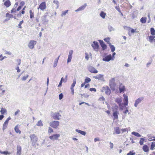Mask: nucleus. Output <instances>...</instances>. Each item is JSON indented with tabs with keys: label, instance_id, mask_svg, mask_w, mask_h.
Instances as JSON below:
<instances>
[{
	"label": "nucleus",
	"instance_id": "obj_1",
	"mask_svg": "<svg viewBox=\"0 0 155 155\" xmlns=\"http://www.w3.org/2000/svg\"><path fill=\"white\" fill-rule=\"evenodd\" d=\"M30 138H31V141L32 142V145L35 147L37 144V141L38 138L37 136L35 134H32L30 135Z\"/></svg>",
	"mask_w": 155,
	"mask_h": 155
},
{
	"label": "nucleus",
	"instance_id": "obj_2",
	"mask_svg": "<svg viewBox=\"0 0 155 155\" xmlns=\"http://www.w3.org/2000/svg\"><path fill=\"white\" fill-rule=\"evenodd\" d=\"M109 85L110 88L113 91L115 90L116 84L115 83V80L114 78L111 79L109 81Z\"/></svg>",
	"mask_w": 155,
	"mask_h": 155
},
{
	"label": "nucleus",
	"instance_id": "obj_3",
	"mask_svg": "<svg viewBox=\"0 0 155 155\" xmlns=\"http://www.w3.org/2000/svg\"><path fill=\"white\" fill-rule=\"evenodd\" d=\"M114 58H113L111 54L106 55H104L102 60L104 61L108 62L110 60H113Z\"/></svg>",
	"mask_w": 155,
	"mask_h": 155
},
{
	"label": "nucleus",
	"instance_id": "obj_4",
	"mask_svg": "<svg viewBox=\"0 0 155 155\" xmlns=\"http://www.w3.org/2000/svg\"><path fill=\"white\" fill-rule=\"evenodd\" d=\"M91 46L92 47L94 51H98L99 45L98 43L96 41H94L93 42V44L91 45Z\"/></svg>",
	"mask_w": 155,
	"mask_h": 155
},
{
	"label": "nucleus",
	"instance_id": "obj_5",
	"mask_svg": "<svg viewBox=\"0 0 155 155\" xmlns=\"http://www.w3.org/2000/svg\"><path fill=\"white\" fill-rule=\"evenodd\" d=\"M58 121H54L50 124V126L54 128H57L59 125Z\"/></svg>",
	"mask_w": 155,
	"mask_h": 155
},
{
	"label": "nucleus",
	"instance_id": "obj_6",
	"mask_svg": "<svg viewBox=\"0 0 155 155\" xmlns=\"http://www.w3.org/2000/svg\"><path fill=\"white\" fill-rule=\"evenodd\" d=\"M93 78L100 80L102 81H105L104 75L102 74H98L96 76H93Z\"/></svg>",
	"mask_w": 155,
	"mask_h": 155
},
{
	"label": "nucleus",
	"instance_id": "obj_7",
	"mask_svg": "<svg viewBox=\"0 0 155 155\" xmlns=\"http://www.w3.org/2000/svg\"><path fill=\"white\" fill-rule=\"evenodd\" d=\"M103 89L104 90L105 94L108 95H110L111 93V91L108 86H106L103 87Z\"/></svg>",
	"mask_w": 155,
	"mask_h": 155
},
{
	"label": "nucleus",
	"instance_id": "obj_8",
	"mask_svg": "<svg viewBox=\"0 0 155 155\" xmlns=\"http://www.w3.org/2000/svg\"><path fill=\"white\" fill-rule=\"evenodd\" d=\"M52 117L54 119L59 120L60 119V118L59 117H61V115L58 112H55L51 114Z\"/></svg>",
	"mask_w": 155,
	"mask_h": 155
},
{
	"label": "nucleus",
	"instance_id": "obj_9",
	"mask_svg": "<svg viewBox=\"0 0 155 155\" xmlns=\"http://www.w3.org/2000/svg\"><path fill=\"white\" fill-rule=\"evenodd\" d=\"M36 44V41L34 40H31L28 44V47L30 49H32L34 48V45Z\"/></svg>",
	"mask_w": 155,
	"mask_h": 155
},
{
	"label": "nucleus",
	"instance_id": "obj_10",
	"mask_svg": "<svg viewBox=\"0 0 155 155\" xmlns=\"http://www.w3.org/2000/svg\"><path fill=\"white\" fill-rule=\"evenodd\" d=\"M103 50H104L107 48V45H106L103 40H98Z\"/></svg>",
	"mask_w": 155,
	"mask_h": 155
},
{
	"label": "nucleus",
	"instance_id": "obj_11",
	"mask_svg": "<svg viewBox=\"0 0 155 155\" xmlns=\"http://www.w3.org/2000/svg\"><path fill=\"white\" fill-rule=\"evenodd\" d=\"M144 98L143 97H139L135 100L134 106L135 107L137 106L138 104L140 103L143 100Z\"/></svg>",
	"mask_w": 155,
	"mask_h": 155
},
{
	"label": "nucleus",
	"instance_id": "obj_12",
	"mask_svg": "<svg viewBox=\"0 0 155 155\" xmlns=\"http://www.w3.org/2000/svg\"><path fill=\"white\" fill-rule=\"evenodd\" d=\"M89 71L92 73H98V71L96 70L94 67L91 66H89L88 68Z\"/></svg>",
	"mask_w": 155,
	"mask_h": 155
},
{
	"label": "nucleus",
	"instance_id": "obj_13",
	"mask_svg": "<svg viewBox=\"0 0 155 155\" xmlns=\"http://www.w3.org/2000/svg\"><path fill=\"white\" fill-rule=\"evenodd\" d=\"M119 89L120 93H124L125 90L124 85H123L122 83H120Z\"/></svg>",
	"mask_w": 155,
	"mask_h": 155
},
{
	"label": "nucleus",
	"instance_id": "obj_14",
	"mask_svg": "<svg viewBox=\"0 0 155 155\" xmlns=\"http://www.w3.org/2000/svg\"><path fill=\"white\" fill-rule=\"evenodd\" d=\"M73 50H71L69 52L68 57L67 60V62L68 63L71 61L72 58Z\"/></svg>",
	"mask_w": 155,
	"mask_h": 155
},
{
	"label": "nucleus",
	"instance_id": "obj_15",
	"mask_svg": "<svg viewBox=\"0 0 155 155\" xmlns=\"http://www.w3.org/2000/svg\"><path fill=\"white\" fill-rule=\"evenodd\" d=\"M46 8V3L45 2H43L41 3L39 5V8H38V9L39 8L41 10H43L45 9Z\"/></svg>",
	"mask_w": 155,
	"mask_h": 155
},
{
	"label": "nucleus",
	"instance_id": "obj_16",
	"mask_svg": "<svg viewBox=\"0 0 155 155\" xmlns=\"http://www.w3.org/2000/svg\"><path fill=\"white\" fill-rule=\"evenodd\" d=\"M113 116L114 117V120L117 119L118 118V115L119 114L118 111L114 110H113Z\"/></svg>",
	"mask_w": 155,
	"mask_h": 155
},
{
	"label": "nucleus",
	"instance_id": "obj_17",
	"mask_svg": "<svg viewBox=\"0 0 155 155\" xmlns=\"http://www.w3.org/2000/svg\"><path fill=\"white\" fill-rule=\"evenodd\" d=\"M60 135L59 134H53L49 137V138L52 140H57L58 137H60Z\"/></svg>",
	"mask_w": 155,
	"mask_h": 155
},
{
	"label": "nucleus",
	"instance_id": "obj_18",
	"mask_svg": "<svg viewBox=\"0 0 155 155\" xmlns=\"http://www.w3.org/2000/svg\"><path fill=\"white\" fill-rule=\"evenodd\" d=\"M87 5L86 3L84 4V5L81 6L79 7L78 9L76 10L75 11L76 12L81 11L84 10L86 8Z\"/></svg>",
	"mask_w": 155,
	"mask_h": 155
},
{
	"label": "nucleus",
	"instance_id": "obj_19",
	"mask_svg": "<svg viewBox=\"0 0 155 155\" xmlns=\"http://www.w3.org/2000/svg\"><path fill=\"white\" fill-rule=\"evenodd\" d=\"M17 155H21V147L19 145L17 146Z\"/></svg>",
	"mask_w": 155,
	"mask_h": 155
},
{
	"label": "nucleus",
	"instance_id": "obj_20",
	"mask_svg": "<svg viewBox=\"0 0 155 155\" xmlns=\"http://www.w3.org/2000/svg\"><path fill=\"white\" fill-rule=\"evenodd\" d=\"M4 5L6 7H8L11 5V2L9 0H7L4 2Z\"/></svg>",
	"mask_w": 155,
	"mask_h": 155
},
{
	"label": "nucleus",
	"instance_id": "obj_21",
	"mask_svg": "<svg viewBox=\"0 0 155 155\" xmlns=\"http://www.w3.org/2000/svg\"><path fill=\"white\" fill-rule=\"evenodd\" d=\"M75 131L77 132L79 134H81L82 135H83L84 136H85L86 134V133L85 131H82V130H78V129H76L75 130Z\"/></svg>",
	"mask_w": 155,
	"mask_h": 155
},
{
	"label": "nucleus",
	"instance_id": "obj_22",
	"mask_svg": "<svg viewBox=\"0 0 155 155\" xmlns=\"http://www.w3.org/2000/svg\"><path fill=\"white\" fill-rule=\"evenodd\" d=\"M47 15H45L41 17V20L44 23H47L48 22V20L46 19Z\"/></svg>",
	"mask_w": 155,
	"mask_h": 155
},
{
	"label": "nucleus",
	"instance_id": "obj_23",
	"mask_svg": "<svg viewBox=\"0 0 155 155\" xmlns=\"http://www.w3.org/2000/svg\"><path fill=\"white\" fill-rule=\"evenodd\" d=\"M142 149L145 152H148L149 149L148 146L147 145H144L143 146Z\"/></svg>",
	"mask_w": 155,
	"mask_h": 155
},
{
	"label": "nucleus",
	"instance_id": "obj_24",
	"mask_svg": "<svg viewBox=\"0 0 155 155\" xmlns=\"http://www.w3.org/2000/svg\"><path fill=\"white\" fill-rule=\"evenodd\" d=\"M115 101L119 105L121 104L122 99L121 98H117L115 99Z\"/></svg>",
	"mask_w": 155,
	"mask_h": 155
},
{
	"label": "nucleus",
	"instance_id": "obj_25",
	"mask_svg": "<svg viewBox=\"0 0 155 155\" xmlns=\"http://www.w3.org/2000/svg\"><path fill=\"white\" fill-rule=\"evenodd\" d=\"M59 57H60V56H59L58 57V58H56L55 59L54 61V65H53V67L54 68H55L57 66Z\"/></svg>",
	"mask_w": 155,
	"mask_h": 155
},
{
	"label": "nucleus",
	"instance_id": "obj_26",
	"mask_svg": "<svg viewBox=\"0 0 155 155\" xmlns=\"http://www.w3.org/2000/svg\"><path fill=\"white\" fill-rule=\"evenodd\" d=\"M106 15V13L102 11H101L100 14V16L103 19L105 18Z\"/></svg>",
	"mask_w": 155,
	"mask_h": 155
},
{
	"label": "nucleus",
	"instance_id": "obj_27",
	"mask_svg": "<svg viewBox=\"0 0 155 155\" xmlns=\"http://www.w3.org/2000/svg\"><path fill=\"white\" fill-rule=\"evenodd\" d=\"M109 45L111 49L112 52H113L115 50V48L114 45L111 44L110 43H109Z\"/></svg>",
	"mask_w": 155,
	"mask_h": 155
},
{
	"label": "nucleus",
	"instance_id": "obj_28",
	"mask_svg": "<svg viewBox=\"0 0 155 155\" xmlns=\"http://www.w3.org/2000/svg\"><path fill=\"white\" fill-rule=\"evenodd\" d=\"M146 17H142L140 19V21L142 23H145L146 22Z\"/></svg>",
	"mask_w": 155,
	"mask_h": 155
},
{
	"label": "nucleus",
	"instance_id": "obj_29",
	"mask_svg": "<svg viewBox=\"0 0 155 155\" xmlns=\"http://www.w3.org/2000/svg\"><path fill=\"white\" fill-rule=\"evenodd\" d=\"M14 130L16 133H19V134L21 133V131L19 130L18 125H16L15 127L14 128Z\"/></svg>",
	"mask_w": 155,
	"mask_h": 155
},
{
	"label": "nucleus",
	"instance_id": "obj_30",
	"mask_svg": "<svg viewBox=\"0 0 155 155\" xmlns=\"http://www.w3.org/2000/svg\"><path fill=\"white\" fill-rule=\"evenodd\" d=\"M150 34L153 35H155V30L154 28H150Z\"/></svg>",
	"mask_w": 155,
	"mask_h": 155
},
{
	"label": "nucleus",
	"instance_id": "obj_31",
	"mask_svg": "<svg viewBox=\"0 0 155 155\" xmlns=\"http://www.w3.org/2000/svg\"><path fill=\"white\" fill-rule=\"evenodd\" d=\"M132 134L135 136L136 137H141V135H140L139 133L137 132H132Z\"/></svg>",
	"mask_w": 155,
	"mask_h": 155
},
{
	"label": "nucleus",
	"instance_id": "obj_32",
	"mask_svg": "<svg viewBox=\"0 0 155 155\" xmlns=\"http://www.w3.org/2000/svg\"><path fill=\"white\" fill-rule=\"evenodd\" d=\"M30 16L31 18H32L34 17V12L31 10L29 11Z\"/></svg>",
	"mask_w": 155,
	"mask_h": 155
},
{
	"label": "nucleus",
	"instance_id": "obj_33",
	"mask_svg": "<svg viewBox=\"0 0 155 155\" xmlns=\"http://www.w3.org/2000/svg\"><path fill=\"white\" fill-rule=\"evenodd\" d=\"M124 97V102H128V99L127 96H126L125 94H123Z\"/></svg>",
	"mask_w": 155,
	"mask_h": 155
},
{
	"label": "nucleus",
	"instance_id": "obj_34",
	"mask_svg": "<svg viewBox=\"0 0 155 155\" xmlns=\"http://www.w3.org/2000/svg\"><path fill=\"white\" fill-rule=\"evenodd\" d=\"M108 28L110 32L115 30V29L111 25H109L108 27Z\"/></svg>",
	"mask_w": 155,
	"mask_h": 155
},
{
	"label": "nucleus",
	"instance_id": "obj_35",
	"mask_svg": "<svg viewBox=\"0 0 155 155\" xmlns=\"http://www.w3.org/2000/svg\"><path fill=\"white\" fill-rule=\"evenodd\" d=\"M145 140V139L144 138H141L140 139L139 143L140 145H142L143 144V142Z\"/></svg>",
	"mask_w": 155,
	"mask_h": 155
},
{
	"label": "nucleus",
	"instance_id": "obj_36",
	"mask_svg": "<svg viewBox=\"0 0 155 155\" xmlns=\"http://www.w3.org/2000/svg\"><path fill=\"white\" fill-rule=\"evenodd\" d=\"M114 130L116 134H119L120 133V129L119 127L115 128Z\"/></svg>",
	"mask_w": 155,
	"mask_h": 155
},
{
	"label": "nucleus",
	"instance_id": "obj_37",
	"mask_svg": "<svg viewBox=\"0 0 155 155\" xmlns=\"http://www.w3.org/2000/svg\"><path fill=\"white\" fill-rule=\"evenodd\" d=\"M91 81V79L88 77H86L85 79L84 80V82L85 83H87L89 82H90Z\"/></svg>",
	"mask_w": 155,
	"mask_h": 155
},
{
	"label": "nucleus",
	"instance_id": "obj_38",
	"mask_svg": "<svg viewBox=\"0 0 155 155\" xmlns=\"http://www.w3.org/2000/svg\"><path fill=\"white\" fill-rule=\"evenodd\" d=\"M76 82V79L74 78L73 79V82L71 85V88H74L75 86Z\"/></svg>",
	"mask_w": 155,
	"mask_h": 155
},
{
	"label": "nucleus",
	"instance_id": "obj_39",
	"mask_svg": "<svg viewBox=\"0 0 155 155\" xmlns=\"http://www.w3.org/2000/svg\"><path fill=\"white\" fill-rule=\"evenodd\" d=\"M155 147V142H152L151 146L150 149L151 150H153L154 149V147Z\"/></svg>",
	"mask_w": 155,
	"mask_h": 155
},
{
	"label": "nucleus",
	"instance_id": "obj_40",
	"mask_svg": "<svg viewBox=\"0 0 155 155\" xmlns=\"http://www.w3.org/2000/svg\"><path fill=\"white\" fill-rule=\"evenodd\" d=\"M36 125L37 126H43V124L42 123L41 120H40L38 121Z\"/></svg>",
	"mask_w": 155,
	"mask_h": 155
},
{
	"label": "nucleus",
	"instance_id": "obj_41",
	"mask_svg": "<svg viewBox=\"0 0 155 155\" xmlns=\"http://www.w3.org/2000/svg\"><path fill=\"white\" fill-rule=\"evenodd\" d=\"M6 111V109L5 108H2L0 112L3 115L4 114Z\"/></svg>",
	"mask_w": 155,
	"mask_h": 155
},
{
	"label": "nucleus",
	"instance_id": "obj_42",
	"mask_svg": "<svg viewBox=\"0 0 155 155\" xmlns=\"http://www.w3.org/2000/svg\"><path fill=\"white\" fill-rule=\"evenodd\" d=\"M119 106L120 110H123L124 109V107L125 108V107H126V106H125L123 104H120L119 105Z\"/></svg>",
	"mask_w": 155,
	"mask_h": 155
},
{
	"label": "nucleus",
	"instance_id": "obj_43",
	"mask_svg": "<svg viewBox=\"0 0 155 155\" xmlns=\"http://www.w3.org/2000/svg\"><path fill=\"white\" fill-rule=\"evenodd\" d=\"M6 17L9 18H14V16L10 14L9 13H7L6 14Z\"/></svg>",
	"mask_w": 155,
	"mask_h": 155
},
{
	"label": "nucleus",
	"instance_id": "obj_44",
	"mask_svg": "<svg viewBox=\"0 0 155 155\" xmlns=\"http://www.w3.org/2000/svg\"><path fill=\"white\" fill-rule=\"evenodd\" d=\"M154 39V37L153 36L150 35L149 37V40L151 43L152 42Z\"/></svg>",
	"mask_w": 155,
	"mask_h": 155
},
{
	"label": "nucleus",
	"instance_id": "obj_45",
	"mask_svg": "<svg viewBox=\"0 0 155 155\" xmlns=\"http://www.w3.org/2000/svg\"><path fill=\"white\" fill-rule=\"evenodd\" d=\"M68 10H66L65 11H63L62 12V14L61 15V16H63L64 15H65L68 13Z\"/></svg>",
	"mask_w": 155,
	"mask_h": 155
},
{
	"label": "nucleus",
	"instance_id": "obj_46",
	"mask_svg": "<svg viewBox=\"0 0 155 155\" xmlns=\"http://www.w3.org/2000/svg\"><path fill=\"white\" fill-rule=\"evenodd\" d=\"M8 124L4 123L3 126L2 130H4L7 127Z\"/></svg>",
	"mask_w": 155,
	"mask_h": 155
},
{
	"label": "nucleus",
	"instance_id": "obj_47",
	"mask_svg": "<svg viewBox=\"0 0 155 155\" xmlns=\"http://www.w3.org/2000/svg\"><path fill=\"white\" fill-rule=\"evenodd\" d=\"M110 38L109 37L107 38H105L104 39V40L108 44H109V43H110L109 42Z\"/></svg>",
	"mask_w": 155,
	"mask_h": 155
},
{
	"label": "nucleus",
	"instance_id": "obj_48",
	"mask_svg": "<svg viewBox=\"0 0 155 155\" xmlns=\"http://www.w3.org/2000/svg\"><path fill=\"white\" fill-rule=\"evenodd\" d=\"M0 153L2 154H4L5 155H6L7 154H9L8 152V151H2L1 150H0Z\"/></svg>",
	"mask_w": 155,
	"mask_h": 155
},
{
	"label": "nucleus",
	"instance_id": "obj_49",
	"mask_svg": "<svg viewBox=\"0 0 155 155\" xmlns=\"http://www.w3.org/2000/svg\"><path fill=\"white\" fill-rule=\"evenodd\" d=\"M118 107L117 105H115L114 107L113 108V110L114 111H117L118 109Z\"/></svg>",
	"mask_w": 155,
	"mask_h": 155
},
{
	"label": "nucleus",
	"instance_id": "obj_50",
	"mask_svg": "<svg viewBox=\"0 0 155 155\" xmlns=\"http://www.w3.org/2000/svg\"><path fill=\"white\" fill-rule=\"evenodd\" d=\"M53 3H55L57 5V8H58L59 7V2L58 1L54 0L53 1Z\"/></svg>",
	"mask_w": 155,
	"mask_h": 155
},
{
	"label": "nucleus",
	"instance_id": "obj_51",
	"mask_svg": "<svg viewBox=\"0 0 155 155\" xmlns=\"http://www.w3.org/2000/svg\"><path fill=\"white\" fill-rule=\"evenodd\" d=\"M80 94L81 95V98H83L82 96H83L85 98H87L88 97L89 95H87L86 94Z\"/></svg>",
	"mask_w": 155,
	"mask_h": 155
},
{
	"label": "nucleus",
	"instance_id": "obj_52",
	"mask_svg": "<svg viewBox=\"0 0 155 155\" xmlns=\"http://www.w3.org/2000/svg\"><path fill=\"white\" fill-rule=\"evenodd\" d=\"M135 152L133 153L132 151H130L129 152L127 153V155H135Z\"/></svg>",
	"mask_w": 155,
	"mask_h": 155
},
{
	"label": "nucleus",
	"instance_id": "obj_53",
	"mask_svg": "<svg viewBox=\"0 0 155 155\" xmlns=\"http://www.w3.org/2000/svg\"><path fill=\"white\" fill-rule=\"evenodd\" d=\"M11 119V118L10 117H8L6 120H5L4 123L8 124V121H9Z\"/></svg>",
	"mask_w": 155,
	"mask_h": 155
},
{
	"label": "nucleus",
	"instance_id": "obj_54",
	"mask_svg": "<svg viewBox=\"0 0 155 155\" xmlns=\"http://www.w3.org/2000/svg\"><path fill=\"white\" fill-rule=\"evenodd\" d=\"M125 108H126V109L125 111H123V113L124 114H126L127 113H128L129 114L130 113L128 112L129 111L128 110L127 107H125Z\"/></svg>",
	"mask_w": 155,
	"mask_h": 155
},
{
	"label": "nucleus",
	"instance_id": "obj_55",
	"mask_svg": "<svg viewBox=\"0 0 155 155\" xmlns=\"http://www.w3.org/2000/svg\"><path fill=\"white\" fill-rule=\"evenodd\" d=\"M59 99L60 100L62 99L63 97V95L62 93H61L59 94Z\"/></svg>",
	"mask_w": 155,
	"mask_h": 155
},
{
	"label": "nucleus",
	"instance_id": "obj_56",
	"mask_svg": "<svg viewBox=\"0 0 155 155\" xmlns=\"http://www.w3.org/2000/svg\"><path fill=\"white\" fill-rule=\"evenodd\" d=\"M89 90L91 91H94V92H96V89L95 88H90Z\"/></svg>",
	"mask_w": 155,
	"mask_h": 155
},
{
	"label": "nucleus",
	"instance_id": "obj_57",
	"mask_svg": "<svg viewBox=\"0 0 155 155\" xmlns=\"http://www.w3.org/2000/svg\"><path fill=\"white\" fill-rule=\"evenodd\" d=\"M16 12V10L15 8L13 7L11 11V13H12L13 12Z\"/></svg>",
	"mask_w": 155,
	"mask_h": 155
},
{
	"label": "nucleus",
	"instance_id": "obj_58",
	"mask_svg": "<svg viewBox=\"0 0 155 155\" xmlns=\"http://www.w3.org/2000/svg\"><path fill=\"white\" fill-rule=\"evenodd\" d=\"M53 129L50 127H49L48 130V133H51V132H53Z\"/></svg>",
	"mask_w": 155,
	"mask_h": 155
},
{
	"label": "nucleus",
	"instance_id": "obj_59",
	"mask_svg": "<svg viewBox=\"0 0 155 155\" xmlns=\"http://www.w3.org/2000/svg\"><path fill=\"white\" fill-rule=\"evenodd\" d=\"M60 81H62V82H66L67 81V79H64L63 77H62Z\"/></svg>",
	"mask_w": 155,
	"mask_h": 155
},
{
	"label": "nucleus",
	"instance_id": "obj_60",
	"mask_svg": "<svg viewBox=\"0 0 155 155\" xmlns=\"http://www.w3.org/2000/svg\"><path fill=\"white\" fill-rule=\"evenodd\" d=\"M23 23V20H22L21 21H20L19 24L18 25V26L19 27V28H21V24Z\"/></svg>",
	"mask_w": 155,
	"mask_h": 155
},
{
	"label": "nucleus",
	"instance_id": "obj_61",
	"mask_svg": "<svg viewBox=\"0 0 155 155\" xmlns=\"http://www.w3.org/2000/svg\"><path fill=\"white\" fill-rule=\"evenodd\" d=\"M28 77V74L26 76H24L22 78V80L23 81L26 80L27 78Z\"/></svg>",
	"mask_w": 155,
	"mask_h": 155
},
{
	"label": "nucleus",
	"instance_id": "obj_62",
	"mask_svg": "<svg viewBox=\"0 0 155 155\" xmlns=\"http://www.w3.org/2000/svg\"><path fill=\"white\" fill-rule=\"evenodd\" d=\"M25 8H26V6H25L24 7V8L22 9L21 12V14H24V13H25Z\"/></svg>",
	"mask_w": 155,
	"mask_h": 155
},
{
	"label": "nucleus",
	"instance_id": "obj_63",
	"mask_svg": "<svg viewBox=\"0 0 155 155\" xmlns=\"http://www.w3.org/2000/svg\"><path fill=\"white\" fill-rule=\"evenodd\" d=\"M25 3L24 1H22L20 3V6L22 7L25 4Z\"/></svg>",
	"mask_w": 155,
	"mask_h": 155
},
{
	"label": "nucleus",
	"instance_id": "obj_64",
	"mask_svg": "<svg viewBox=\"0 0 155 155\" xmlns=\"http://www.w3.org/2000/svg\"><path fill=\"white\" fill-rule=\"evenodd\" d=\"M20 112V110L19 109L17 110V111L15 113V115H17L18 113Z\"/></svg>",
	"mask_w": 155,
	"mask_h": 155
}]
</instances>
